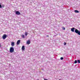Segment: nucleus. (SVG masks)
I'll use <instances>...</instances> for the list:
<instances>
[{
  "label": "nucleus",
  "mask_w": 80,
  "mask_h": 80,
  "mask_svg": "<svg viewBox=\"0 0 80 80\" xmlns=\"http://www.w3.org/2000/svg\"><path fill=\"white\" fill-rule=\"evenodd\" d=\"M2 8V6L1 4H0V8Z\"/></svg>",
  "instance_id": "obj_18"
},
{
  "label": "nucleus",
  "mask_w": 80,
  "mask_h": 80,
  "mask_svg": "<svg viewBox=\"0 0 80 80\" xmlns=\"http://www.w3.org/2000/svg\"><path fill=\"white\" fill-rule=\"evenodd\" d=\"M74 30H75V28H72L71 29V30L72 32H74Z\"/></svg>",
  "instance_id": "obj_9"
},
{
  "label": "nucleus",
  "mask_w": 80,
  "mask_h": 80,
  "mask_svg": "<svg viewBox=\"0 0 80 80\" xmlns=\"http://www.w3.org/2000/svg\"><path fill=\"white\" fill-rule=\"evenodd\" d=\"M46 37H48V35H47V36H46Z\"/></svg>",
  "instance_id": "obj_21"
},
{
  "label": "nucleus",
  "mask_w": 80,
  "mask_h": 80,
  "mask_svg": "<svg viewBox=\"0 0 80 80\" xmlns=\"http://www.w3.org/2000/svg\"><path fill=\"white\" fill-rule=\"evenodd\" d=\"M74 12L75 13H79V11L77 10H74Z\"/></svg>",
  "instance_id": "obj_10"
},
{
  "label": "nucleus",
  "mask_w": 80,
  "mask_h": 80,
  "mask_svg": "<svg viewBox=\"0 0 80 80\" xmlns=\"http://www.w3.org/2000/svg\"><path fill=\"white\" fill-rule=\"evenodd\" d=\"M4 7H5V5H4L3 4H2V8H4Z\"/></svg>",
  "instance_id": "obj_15"
},
{
  "label": "nucleus",
  "mask_w": 80,
  "mask_h": 80,
  "mask_svg": "<svg viewBox=\"0 0 80 80\" xmlns=\"http://www.w3.org/2000/svg\"><path fill=\"white\" fill-rule=\"evenodd\" d=\"M75 32L76 33H78V35H80V31L78 30L77 29H76L75 30Z\"/></svg>",
  "instance_id": "obj_2"
},
{
  "label": "nucleus",
  "mask_w": 80,
  "mask_h": 80,
  "mask_svg": "<svg viewBox=\"0 0 80 80\" xmlns=\"http://www.w3.org/2000/svg\"><path fill=\"white\" fill-rule=\"evenodd\" d=\"M0 47H1V44L0 43Z\"/></svg>",
  "instance_id": "obj_20"
},
{
  "label": "nucleus",
  "mask_w": 80,
  "mask_h": 80,
  "mask_svg": "<svg viewBox=\"0 0 80 80\" xmlns=\"http://www.w3.org/2000/svg\"><path fill=\"white\" fill-rule=\"evenodd\" d=\"M28 34V33L27 32H25V35H26V36H27V35Z\"/></svg>",
  "instance_id": "obj_11"
},
{
  "label": "nucleus",
  "mask_w": 80,
  "mask_h": 80,
  "mask_svg": "<svg viewBox=\"0 0 80 80\" xmlns=\"http://www.w3.org/2000/svg\"><path fill=\"white\" fill-rule=\"evenodd\" d=\"M77 62L78 63H80V60H78Z\"/></svg>",
  "instance_id": "obj_14"
},
{
  "label": "nucleus",
  "mask_w": 80,
  "mask_h": 80,
  "mask_svg": "<svg viewBox=\"0 0 80 80\" xmlns=\"http://www.w3.org/2000/svg\"><path fill=\"white\" fill-rule=\"evenodd\" d=\"M63 57H61V60H63Z\"/></svg>",
  "instance_id": "obj_17"
},
{
  "label": "nucleus",
  "mask_w": 80,
  "mask_h": 80,
  "mask_svg": "<svg viewBox=\"0 0 80 80\" xmlns=\"http://www.w3.org/2000/svg\"><path fill=\"white\" fill-rule=\"evenodd\" d=\"M22 38H25V36H24V35H22Z\"/></svg>",
  "instance_id": "obj_12"
},
{
  "label": "nucleus",
  "mask_w": 80,
  "mask_h": 80,
  "mask_svg": "<svg viewBox=\"0 0 80 80\" xmlns=\"http://www.w3.org/2000/svg\"><path fill=\"white\" fill-rule=\"evenodd\" d=\"M10 53H13L14 52V48L13 47H11L9 50Z\"/></svg>",
  "instance_id": "obj_1"
},
{
  "label": "nucleus",
  "mask_w": 80,
  "mask_h": 80,
  "mask_svg": "<svg viewBox=\"0 0 80 80\" xmlns=\"http://www.w3.org/2000/svg\"><path fill=\"white\" fill-rule=\"evenodd\" d=\"M20 40H18L17 42V45H18L20 44Z\"/></svg>",
  "instance_id": "obj_5"
},
{
  "label": "nucleus",
  "mask_w": 80,
  "mask_h": 80,
  "mask_svg": "<svg viewBox=\"0 0 80 80\" xmlns=\"http://www.w3.org/2000/svg\"><path fill=\"white\" fill-rule=\"evenodd\" d=\"M22 50L23 51L25 50V46H22Z\"/></svg>",
  "instance_id": "obj_7"
},
{
  "label": "nucleus",
  "mask_w": 80,
  "mask_h": 80,
  "mask_svg": "<svg viewBox=\"0 0 80 80\" xmlns=\"http://www.w3.org/2000/svg\"><path fill=\"white\" fill-rule=\"evenodd\" d=\"M64 45H67V43L65 42H64Z\"/></svg>",
  "instance_id": "obj_16"
},
{
  "label": "nucleus",
  "mask_w": 80,
  "mask_h": 80,
  "mask_svg": "<svg viewBox=\"0 0 80 80\" xmlns=\"http://www.w3.org/2000/svg\"><path fill=\"white\" fill-rule=\"evenodd\" d=\"M15 45V42H11V46L12 47H13Z\"/></svg>",
  "instance_id": "obj_8"
},
{
  "label": "nucleus",
  "mask_w": 80,
  "mask_h": 80,
  "mask_svg": "<svg viewBox=\"0 0 80 80\" xmlns=\"http://www.w3.org/2000/svg\"><path fill=\"white\" fill-rule=\"evenodd\" d=\"M7 35H6V34H4L2 36L3 39L5 40V39L7 38Z\"/></svg>",
  "instance_id": "obj_3"
},
{
  "label": "nucleus",
  "mask_w": 80,
  "mask_h": 80,
  "mask_svg": "<svg viewBox=\"0 0 80 80\" xmlns=\"http://www.w3.org/2000/svg\"><path fill=\"white\" fill-rule=\"evenodd\" d=\"M27 43L28 45H29L30 43V40H28L27 42Z\"/></svg>",
  "instance_id": "obj_6"
},
{
  "label": "nucleus",
  "mask_w": 80,
  "mask_h": 80,
  "mask_svg": "<svg viewBox=\"0 0 80 80\" xmlns=\"http://www.w3.org/2000/svg\"><path fill=\"white\" fill-rule=\"evenodd\" d=\"M15 14L17 15H21V13L20 12L18 11H15Z\"/></svg>",
  "instance_id": "obj_4"
},
{
  "label": "nucleus",
  "mask_w": 80,
  "mask_h": 80,
  "mask_svg": "<svg viewBox=\"0 0 80 80\" xmlns=\"http://www.w3.org/2000/svg\"><path fill=\"white\" fill-rule=\"evenodd\" d=\"M63 29L64 30H65V28H63Z\"/></svg>",
  "instance_id": "obj_19"
},
{
  "label": "nucleus",
  "mask_w": 80,
  "mask_h": 80,
  "mask_svg": "<svg viewBox=\"0 0 80 80\" xmlns=\"http://www.w3.org/2000/svg\"><path fill=\"white\" fill-rule=\"evenodd\" d=\"M74 63H77V60H75V61L74 62Z\"/></svg>",
  "instance_id": "obj_13"
}]
</instances>
